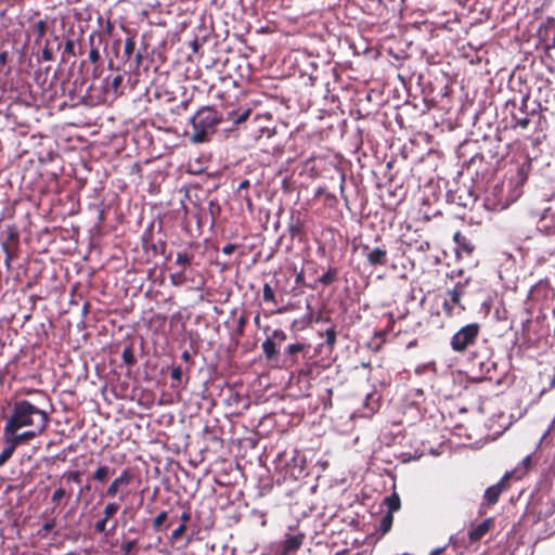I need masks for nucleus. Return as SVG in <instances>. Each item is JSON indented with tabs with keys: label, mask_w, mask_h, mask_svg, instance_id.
Wrapping results in <instances>:
<instances>
[{
	"label": "nucleus",
	"mask_w": 555,
	"mask_h": 555,
	"mask_svg": "<svg viewBox=\"0 0 555 555\" xmlns=\"http://www.w3.org/2000/svg\"><path fill=\"white\" fill-rule=\"evenodd\" d=\"M380 399L382 397L376 390L367 393L363 402V414L371 416L376 413L380 408Z\"/></svg>",
	"instance_id": "13"
},
{
	"label": "nucleus",
	"mask_w": 555,
	"mask_h": 555,
	"mask_svg": "<svg viewBox=\"0 0 555 555\" xmlns=\"http://www.w3.org/2000/svg\"><path fill=\"white\" fill-rule=\"evenodd\" d=\"M183 272L184 271L182 270L179 273H175V274L170 275V281H171L172 285L180 286V285H182L185 282V278H184V273Z\"/></svg>",
	"instance_id": "46"
},
{
	"label": "nucleus",
	"mask_w": 555,
	"mask_h": 555,
	"mask_svg": "<svg viewBox=\"0 0 555 555\" xmlns=\"http://www.w3.org/2000/svg\"><path fill=\"white\" fill-rule=\"evenodd\" d=\"M22 428H13L11 431L7 430V424L3 427V440H8L11 444L17 448L21 444H25L30 440L35 439L41 433H37L35 430L26 429L23 433H18Z\"/></svg>",
	"instance_id": "6"
},
{
	"label": "nucleus",
	"mask_w": 555,
	"mask_h": 555,
	"mask_svg": "<svg viewBox=\"0 0 555 555\" xmlns=\"http://www.w3.org/2000/svg\"><path fill=\"white\" fill-rule=\"evenodd\" d=\"M441 552H442V548H436V550L431 551L429 555H439Z\"/></svg>",
	"instance_id": "64"
},
{
	"label": "nucleus",
	"mask_w": 555,
	"mask_h": 555,
	"mask_svg": "<svg viewBox=\"0 0 555 555\" xmlns=\"http://www.w3.org/2000/svg\"><path fill=\"white\" fill-rule=\"evenodd\" d=\"M324 337H325V346L327 347L330 352H332L337 343V332H336L335 327L334 326L328 327L324 333Z\"/></svg>",
	"instance_id": "27"
},
{
	"label": "nucleus",
	"mask_w": 555,
	"mask_h": 555,
	"mask_svg": "<svg viewBox=\"0 0 555 555\" xmlns=\"http://www.w3.org/2000/svg\"><path fill=\"white\" fill-rule=\"evenodd\" d=\"M3 449L0 453V467L3 466L13 455L16 448L11 444L8 440H3Z\"/></svg>",
	"instance_id": "28"
},
{
	"label": "nucleus",
	"mask_w": 555,
	"mask_h": 555,
	"mask_svg": "<svg viewBox=\"0 0 555 555\" xmlns=\"http://www.w3.org/2000/svg\"><path fill=\"white\" fill-rule=\"evenodd\" d=\"M250 186V182L248 179H244L240 185H238V189H237V192L241 193L243 190H247L248 188Z\"/></svg>",
	"instance_id": "58"
},
{
	"label": "nucleus",
	"mask_w": 555,
	"mask_h": 555,
	"mask_svg": "<svg viewBox=\"0 0 555 555\" xmlns=\"http://www.w3.org/2000/svg\"><path fill=\"white\" fill-rule=\"evenodd\" d=\"M253 516H256L260 520V525L264 527L267 525V515L264 512L253 511Z\"/></svg>",
	"instance_id": "56"
},
{
	"label": "nucleus",
	"mask_w": 555,
	"mask_h": 555,
	"mask_svg": "<svg viewBox=\"0 0 555 555\" xmlns=\"http://www.w3.org/2000/svg\"><path fill=\"white\" fill-rule=\"evenodd\" d=\"M250 108L231 109L227 112V116L223 117V121L225 120L231 121L233 125H241L247 121L248 117L250 116Z\"/></svg>",
	"instance_id": "16"
},
{
	"label": "nucleus",
	"mask_w": 555,
	"mask_h": 555,
	"mask_svg": "<svg viewBox=\"0 0 555 555\" xmlns=\"http://www.w3.org/2000/svg\"><path fill=\"white\" fill-rule=\"evenodd\" d=\"M181 359L186 362V363H190L191 365L193 364V361H192V357H191V353L188 351V350H184L181 354Z\"/></svg>",
	"instance_id": "59"
},
{
	"label": "nucleus",
	"mask_w": 555,
	"mask_h": 555,
	"mask_svg": "<svg viewBox=\"0 0 555 555\" xmlns=\"http://www.w3.org/2000/svg\"><path fill=\"white\" fill-rule=\"evenodd\" d=\"M41 57L44 62H51L54 59L53 51L49 48V41L47 40L44 48L42 49Z\"/></svg>",
	"instance_id": "48"
},
{
	"label": "nucleus",
	"mask_w": 555,
	"mask_h": 555,
	"mask_svg": "<svg viewBox=\"0 0 555 555\" xmlns=\"http://www.w3.org/2000/svg\"><path fill=\"white\" fill-rule=\"evenodd\" d=\"M18 242V232L14 228L7 230V241L2 243L3 249L9 251V243L16 244Z\"/></svg>",
	"instance_id": "33"
},
{
	"label": "nucleus",
	"mask_w": 555,
	"mask_h": 555,
	"mask_svg": "<svg viewBox=\"0 0 555 555\" xmlns=\"http://www.w3.org/2000/svg\"><path fill=\"white\" fill-rule=\"evenodd\" d=\"M395 323H396V320L393 318V314L388 313V323H387L386 327L382 331L386 332V334H389L390 332H392Z\"/></svg>",
	"instance_id": "52"
},
{
	"label": "nucleus",
	"mask_w": 555,
	"mask_h": 555,
	"mask_svg": "<svg viewBox=\"0 0 555 555\" xmlns=\"http://www.w3.org/2000/svg\"><path fill=\"white\" fill-rule=\"evenodd\" d=\"M537 229L545 235H555V211L546 208L537 222Z\"/></svg>",
	"instance_id": "11"
},
{
	"label": "nucleus",
	"mask_w": 555,
	"mask_h": 555,
	"mask_svg": "<svg viewBox=\"0 0 555 555\" xmlns=\"http://www.w3.org/2000/svg\"><path fill=\"white\" fill-rule=\"evenodd\" d=\"M114 474V469H112L107 465H100L91 475V479L96 482H105L112 475Z\"/></svg>",
	"instance_id": "23"
},
{
	"label": "nucleus",
	"mask_w": 555,
	"mask_h": 555,
	"mask_svg": "<svg viewBox=\"0 0 555 555\" xmlns=\"http://www.w3.org/2000/svg\"><path fill=\"white\" fill-rule=\"evenodd\" d=\"M542 505H543V501L542 499H538L535 501H532L529 506H528V513L529 514H532L534 519L537 521L541 520L542 518H545L547 516H551L553 514V506H548V504H546V509L543 511L542 508Z\"/></svg>",
	"instance_id": "14"
},
{
	"label": "nucleus",
	"mask_w": 555,
	"mask_h": 555,
	"mask_svg": "<svg viewBox=\"0 0 555 555\" xmlns=\"http://www.w3.org/2000/svg\"><path fill=\"white\" fill-rule=\"evenodd\" d=\"M453 240L456 244L455 250L457 255L465 253L467 256H469L474 251L475 246L472 244L470 240L463 235L460 231L454 233Z\"/></svg>",
	"instance_id": "15"
},
{
	"label": "nucleus",
	"mask_w": 555,
	"mask_h": 555,
	"mask_svg": "<svg viewBox=\"0 0 555 555\" xmlns=\"http://www.w3.org/2000/svg\"><path fill=\"white\" fill-rule=\"evenodd\" d=\"M107 522H108V520L104 517L102 519L98 520L94 524V531L96 533H105L107 531Z\"/></svg>",
	"instance_id": "47"
},
{
	"label": "nucleus",
	"mask_w": 555,
	"mask_h": 555,
	"mask_svg": "<svg viewBox=\"0 0 555 555\" xmlns=\"http://www.w3.org/2000/svg\"><path fill=\"white\" fill-rule=\"evenodd\" d=\"M33 29L36 34V42H39L48 31V24L44 20H40L34 24Z\"/></svg>",
	"instance_id": "31"
},
{
	"label": "nucleus",
	"mask_w": 555,
	"mask_h": 555,
	"mask_svg": "<svg viewBox=\"0 0 555 555\" xmlns=\"http://www.w3.org/2000/svg\"><path fill=\"white\" fill-rule=\"evenodd\" d=\"M306 222L301 218L300 212L293 214L288 224V232L293 238L300 236L304 233Z\"/></svg>",
	"instance_id": "19"
},
{
	"label": "nucleus",
	"mask_w": 555,
	"mask_h": 555,
	"mask_svg": "<svg viewBox=\"0 0 555 555\" xmlns=\"http://www.w3.org/2000/svg\"><path fill=\"white\" fill-rule=\"evenodd\" d=\"M137 540H129L120 545V551L124 555H138V552L135 550L137 546Z\"/></svg>",
	"instance_id": "34"
},
{
	"label": "nucleus",
	"mask_w": 555,
	"mask_h": 555,
	"mask_svg": "<svg viewBox=\"0 0 555 555\" xmlns=\"http://www.w3.org/2000/svg\"><path fill=\"white\" fill-rule=\"evenodd\" d=\"M492 518H487L468 532V538L472 542L479 541L492 527Z\"/></svg>",
	"instance_id": "17"
},
{
	"label": "nucleus",
	"mask_w": 555,
	"mask_h": 555,
	"mask_svg": "<svg viewBox=\"0 0 555 555\" xmlns=\"http://www.w3.org/2000/svg\"><path fill=\"white\" fill-rule=\"evenodd\" d=\"M65 55H76L75 41L73 39H66V41L64 42L63 56Z\"/></svg>",
	"instance_id": "44"
},
{
	"label": "nucleus",
	"mask_w": 555,
	"mask_h": 555,
	"mask_svg": "<svg viewBox=\"0 0 555 555\" xmlns=\"http://www.w3.org/2000/svg\"><path fill=\"white\" fill-rule=\"evenodd\" d=\"M181 520H182V524L185 525V522L190 521L191 519V513L189 511H185L181 514Z\"/></svg>",
	"instance_id": "62"
},
{
	"label": "nucleus",
	"mask_w": 555,
	"mask_h": 555,
	"mask_svg": "<svg viewBox=\"0 0 555 555\" xmlns=\"http://www.w3.org/2000/svg\"><path fill=\"white\" fill-rule=\"evenodd\" d=\"M469 283V279L464 282H457L453 288L447 291L448 299H444L442 309L447 317H453L455 313H461L465 310V306L462 304V297L465 294V289Z\"/></svg>",
	"instance_id": "5"
},
{
	"label": "nucleus",
	"mask_w": 555,
	"mask_h": 555,
	"mask_svg": "<svg viewBox=\"0 0 555 555\" xmlns=\"http://www.w3.org/2000/svg\"><path fill=\"white\" fill-rule=\"evenodd\" d=\"M270 338H272L273 341L281 344L286 340L287 335L282 328H276L272 332V335Z\"/></svg>",
	"instance_id": "45"
},
{
	"label": "nucleus",
	"mask_w": 555,
	"mask_h": 555,
	"mask_svg": "<svg viewBox=\"0 0 555 555\" xmlns=\"http://www.w3.org/2000/svg\"><path fill=\"white\" fill-rule=\"evenodd\" d=\"M262 351L268 361L275 360L278 357L276 343L272 338H267L262 345Z\"/></svg>",
	"instance_id": "24"
},
{
	"label": "nucleus",
	"mask_w": 555,
	"mask_h": 555,
	"mask_svg": "<svg viewBox=\"0 0 555 555\" xmlns=\"http://www.w3.org/2000/svg\"><path fill=\"white\" fill-rule=\"evenodd\" d=\"M545 33L552 34L551 43L547 44L548 48H555V20H548L547 25L545 26Z\"/></svg>",
	"instance_id": "42"
},
{
	"label": "nucleus",
	"mask_w": 555,
	"mask_h": 555,
	"mask_svg": "<svg viewBox=\"0 0 555 555\" xmlns=\"http://www.w3.org/2000/svg\"><path fill=\"white\" fill-rule=\"evenodd\" d=\"M263 122L270 124L271 117L257 115L250 122V135L255 140H260L264 137L269 139L274 134V130L268 125H264Z\"/></svg>",
	"instance_id": "9"
},
{
	"label": "nucleus",
	"mask_w": 555,
	"mask_h": 555,
	"mask_svg": "<svg viewBox=\"0 0 555 555\" xmlns=\"http://www.w3.org/2000/svg\"><path fill=\"white\" fill-rule=\"evenodd\" d=\"M295 282L296 284L298 285H305V275H304V272L300 271L296 274V279H295Z\"/></svg>",
	"instance_id": "61"
},
{
	"label": "nucleus",
	"mask_w": 555,
	"mask_h": 555,
	"mask_svg": "<svg viewBox=\"0 0 555 555\" xmlns=\"http://www.w3.org/2000/svg\"><path fill=\"white\" fill-rule=\"evenodd\" d=\"M186 526L184 524H181L178 528H176L171 533V539L177 541L179 540L185 532Z\"/></svg>",
	"instance_id": "51"
},
{
	"label": "nucleus",
	"mask_w": 555,
	"mask_h": 555,
	"mask_svg": "<svg viewBox=\"0 0 555 555\" xmlns=\"http://www.w3.org/2000/svg\"><path fill=\"white\" fill-rule=\"evenodd\" d=\"M89 46H90V52H89V61L91 63H98L101 60L99 47L95 44V40H98V43L100 44L102 42V34L98 31H93L89 36Z\"/></svg>",
	"instance_id": "20"
},
{
	"label": "nucleus",
	"mask_w": 555,
	"mask_h": 555,
	"mask_svg": "<svg viewBox=\"0 0 555 555\" xmlns=\"http://www.w3.org/2000/svg\"><path fill=\"white\" fill-rule=\"evenodd\" d=\"M262 292H263V300L264 301H270V302L276 304L274 291L268 283H266L263 285Z\"/></svg>",
	"instance_id": "41"
},
{
	"label": "nucleus",
	"mask_w": 555,
	"mask_h": 555,
	"mask_svg": "<svg viewBox=\"0 0 555 555\" xmlns=\"http://www.w3.org/2000/svg\"><path fill=\"white\" fill-rule=\"evenodd\" d=\"M338 279V269L335 267H330L327 271L322 274L314 284L309 285L311 289H317L318 284H321L323 286H328L336 282Z\"/></svg>",
	"instance_id": "18"
},
{
	"label": "nucleus",
	"mask_w": 555,
	"mask_h": 555,
	"mask_svg": "<svg viewBox=\"0 0 555 555\" xmlns=\"http://www.w3.org/2000/svg\"><path fill=\"white\" fill-rule=\"evenodd\" d=\"M485 207L489 210H502L505 208V204L501 201L491 202L490 197L487 195L485 198Z\"/></svg>",
	"instance_id": "38"
},
{
	"label": "nucleus",
	"mask_w": 555,
	"mask_h": 555,
	"mask_svg": "<svg viewBox=\"0 0 555 555\" xmlns=\"http://www.w3.org/2000/svg\"><path fill=\"white\" fill-rule=\"evenodd\" d=\"M134 50H135L134 37H132V36L127 37L126 41H125L124 53H122V59L125 60V62H128L131 60V57L134 53Z\"/></svg>",
	"instance_id": "30"
},
{
	"label": "nucleus",
	"mask_w": 555,
	"mask_h": 555,
	"mask_svg": "<svg viewBox=\"0 0 555 555\" xmlns=\"http://www.w3.org/2000/svg\"><path fill=\"white\" fill-rule=\"evenodd\" d=\"M392 524L393 515H391L390 513L384 514L380 517L377 527L375 528V533L378 534L379 537H384L391 530Z\"/></svg>",
	"instance_id": "21"
},
{
	"label": "nucleus",
	"mask_w": 555,
	"mask_h": 555,
	"mask_svg": "<svg viewBox=\"0 0 555 555\" xmlns=\"http://www.w3.org/2000/svg\"><path fill=\"white\" fill-rule=\"evenodd\" d=\"M122 362L127 366H133L137 363V359L133 352L132 346H127L121 353Z\"/></svg>",
	"instance_id": "32"
},
{
	"label": "nucleus",
	"mask_w": 555,
	"mask_h": 555,
	"mask_svg": "<svg viewBox=\"0 0 555 555\" xmlns=\"http://www.w3.org/2000/svg\"><path fill=\"white\" fill-rule=\"evenodd\" d=\"M530 167V162H526L518 168V176L520 177L521 182H524L527 179Z\"/></svg>",
	"instance_id": "49"
},
{
	"label": "nucleus",
	"mask_w": 555,
	"mask_h": 555,
	"mask_svg": "<svg viewBox=\"0 0 555 555\" xmlns=\"http://www.w3.org/2000/svg\"><path fill=\"white\" fill-rule=\"evenodd\" d=\"M5 423L8 431L13 428H28L42 434L48 427L49 415L43 409L23 399L14 402Z\"/></svg>",
	"instance_id": "1"
},
{
	"label": "nucleus",
	"mask_w": 555,
	"mask_h": 555,
	"mask_svg": "<svg viewBox=\"0 0 555 555\" xmlns=\"http://www.w3.org/2000/svg\"><path fill=\"white\" fill-rule=\"evenodd\" d=\"M247 317L245 314H242L240 315V318L237 319V325H236V328H235V336L237 338L242 337L244 335V332H245V326L247 324Z\"/></svg>",
	"instance_id": "37"
},
{
	"label": "nucleus",
	"mask_w": 555,
	"mask_h": 555,
	"mask_svg": "<svg viewBox=\"0 0 555 555\" xmlns=\"http://www.w3.org/2000/svg\"><path fill=\"white\" fill-rule=\"evenodd\" d=\"M56 522H55V519H50L48 521H46L41 528V530L39 531V534L44 537L47 532L51 531L54 527H55Z\"/></svg>",
	"instance_id": "50"
},
{
	"label": "nucleus",
	"mask_w": 555,
	"mask_h": 555,
	"mask_svg": "<svg viewBox=\"0 0 555 555\" xmlns=\"http://www.w3.org/2000/svg\"><path fill=\"white\" fill-rule=\"evenodd\" d=\"M480 325L470 323L461 327L451 338V348L455 352H464L468 347L473 346L479 335Z\"/></svg>",
	"instance_id": "4"
},
{
	"label": "nucleus",
	"mask_w": 555,
	"mask_h": 555,
	"mask_svg": "<svg viewBox=\"0 0 555 555\" xmlns=\"http://www.w3.org/2000/svg\"><path fill=\"white\" fill-rule=\"evenodd\" d=\"M325 201L330 206H333L337 203V197L333 194H326Z\"/></svg>",
	"instance_id": "60"
},
{
	"label": "nucleus",
	"mask_w": 555,
	"mask_h": 555,
	"mask_svg": "<svg viewBox=\"0 0 555 555\" xmlns=\"http://www.w3.org/2000/svg\"><path fill=\"white\" fill-rule=\"evenodd\" d=\"M553 389H555V367L553 369V376L551 377V379L548 382V386L541 390V395H544Z\"/></svg>",
	"instance_id": "54"
},
{
	"label": "nucleus",
	"mask_w": 555,
	"mask_h": 555,
	"mask_svg": "<svg viewBox=\"0 0 555 555\" xmlns=\"http://www.w3.org/2000/svg\"><path fill=\"white\" fill-rule=\"evenodd\" d=\"M142 62V54L141 53H137L135 54V64L137 66H139Z\"/></svg>",
	"instance_id": "63"
},
{
	"label": "nucleus",
	"mask_w": 555,
	"mask_h": 555,
	"mask_svg": "<svg viewBox=\"0 0 555 555\" xmlns=\"http://www.w3.org/2000/svg\"><path fill=\"white\" fill-rule=\"evenodd\" d=\"M223 121V117L211 106L201 107L191 118L193 143H204L217 130V126Z\"/></svg>",
	"instance_id": "2"
},
{
	"label": "nucleus",
	"mask_w": 555,
	"mask_h": 555,
	"mask_svg": "<svg viewBox=\"0 0 555 555\" xmlns=\"http://www.w3.org/2000/svg\"><path fill=\"white\" fill-rule=\"evenodd\" d=\"M511 477L509 473H506L500 480L493 486H490L486 489L483 494V505L490 507L499 501L502 492H504L508 487V479Z\"/></svg>",
	"instance_id": "8"
},
{
	"label": "nucleus",
	"mask_w": 555,
	"mask_h": 555,
	"mask_svg": "<svg viewBox=\"0 0 555 555\" xmlns=\"http://www.w3.org/2000/svg\"><path fill=\"white\" fill-rule=\"evenodd\" d=\"M363 255L367 263L372 267H383L388 262V251L385 246L370 248L369 245L362 246Z\"/></svg>",
	"instance_id": "10"
},
{
	"label": "nucleus",
	"mask_w": 555,
	"mask_h": 555,
	"mask_svg": "<svg viewBox=\"0 0 555 555\" xmlns=\"http://www.w3.org/2000/svg\"><path fill=\"white\" fill-rule=\"evenodd\" d=\"M133 473L129 468H125L121 470L119 476H117L109 486L106 488L105 496L115 498L118 493H122L124 488L128 487L133 480Z\"/></svg>",
	"instance_id": "7"
},
{
	"label": "nucleus",
	"mask_w": 555,
	"mask_h": 555,
	"mask_svg": "<svg viewBox=\"0 0 555 555\" xmlns=\"http://www.w3.org/2000/svg\"><path fill=\"white\" fill-rule=\"evenodd\" d=\"M8 62H9V52L8 51L0 52V73L3 72V68L8 64Z\"/></svg>",
	"instance_id": "53"
},
{
	"label": "nucleus",
	"mask_w": 555,
	"mask_h": 555,
	"mask_svg": "<svg viewBox=\"0 0 555 555\" xmlns=\"http://www.w3.org/2000/svg\"><path fill=\"white\" fill-rule=\"evenodd\" d=\"M308 348H309V346H306L305 344H300V343L291 344L286 348L285 354L291 358V361L293 363H296L297 362L296 356L298 353L305 352Z\"/></svg>",
	"instance_id": "25"
},
{
	"label": "nucleus",
	"mask_w": 555,
	"mask_h": 555,
	"mask_svg": "<svg viewBox=\"0 0 555 555\" xmlns=\"http://www.w3.org/2000/svg\"><path fill=\"white\" fill-rule=\"evenodd\" d=\"M167 518L168 513L166 511L160 512L153 520V529L158 531Z\"/></svg>",
	"instance_id": "39"
},
{
	"label": "nucleus",
	"mask_w": 555,
	"mask_h": 555,
	"mask_svg": "<svg viewBox=\"0 0 555 555\" xmlns=\"http://www.w3.org/2000/svg\"><path fill=\"white\" fill-rule=\"evenodd\" d=\"M530 100V93L526 92L520 95L519 99L514 96L506 102V108L511 116V128L525 130L529 127L530 122L534 117L539 119L542 117L541 114L531 109L528 111V102Z\"/></svg>",
	"instance_id": "3"
},
{
	"label": "nucleus",
	"mask_w": 555,
	"mask_h": 555,
	"mask_svg": "<svg viewBox=\"0 0 555 555\" xmlns=\"http://www.w3.org/2000/svg\"><path fill=\"white\" fill-rule=\"evenodd\" d=\"M304 541V533L286 534L284 541L281 544V555H288L293 552H296L301 547Z\"/></svg>",
	"instance_id": "12"
},
{
	"label": "nucleus",
	"mask_w": 555,
	"mask_h": 555,
	"mask_svg": "<svg viewBox=\"0 0 555 555\" xmlns=\"http://www.w3.org/2000/svg\"><path fill=\"white\" fill-rule=\"evenodd\" d=\"M121 82H122V76H121V75H117V76H115V77L112 79V81H111L109 86H111V88H112L113 90H115V91H116V90L120 87Z\"/></svg>",
	"instance_id": "55"
},
{
	"label": "nucleus",
	"mask_w": 555,
	"mask_h": 555,
	"mask_svg": "<svg viewBox=\"0 0 555 555\" xmlns=\"http://www.w3.org/2000/svg\"><path fill=\"white\" fill-rule=\"evenodd\" d=\"M183 370L181 366H173L170 371V377L177 385L182 383Z\"/></svg>",
	"instance_id": "43"
},
{
	"label": "nucleus",
	"mask_w": 555,
	"mask_h": 555,
	"mask_svg": "<svg viewBox=\"0 0 555 555\" xmlns=\"http://www.w3.org/2000/svg\"><path fill=\"white\" fill-rule=\"evenodd\" d=\"M384 504L387 506V513L393 515L395 512L400 509L401 501L397 493H392L384 499Z\"/></svg>",
	"instance_id": "26"
},
{
	"label": "nucleus",
	"mask_w": 555,
	"mask_h": 555,
	"mask_svg": "<svg viewBox=\"0 0 555 555\" xmlns=\"http://www.w3.org/2000/svg\"><path fill=\"white\" fill-rule=\"evenodd\" d=\"M118 511H119V504L118 503H116V502L107 503L106 506L104 507V511H103L104 518L109 520L111 518H113L117 514Z\"/></svg>",
	"instance_id": "36"
},
{
	"label": "nucleus",
	"mask_w": 555,
	"mask_h": 555,
	"mask_svg": "<svg viewBox=\"0 0 555 555\" xmlns=\"http://www.w3.org/2000/svg\"><path fill=\"white\" fill-rule=\"evenodd\" d=\"M63 478L66 479L67 481L79 483L81 481V472L68 470L63 474Z\"/></svg>",
	"instance_id": "40"
},
{
	"label": "nucleus",
	"mask_w": 555,
	"mask_h": 555,
	"mask_svg": "<svg viewBox=\"0 0 555 555\" xmlns=\"http://www.w3.org/2000/svg\"><path fill=\"white\" fill-rule=\"evenodd\" d=\"M387 335L388 334H386V332H383L382 330L376 331L369 343V348L373 352H379L386 343Z\"/></svg>",
	"instance_id": "22"
},
{
	"label": "nucleus",
	"mask_w": 555,
	"mask_h": 555,
	"mask_svg": "<svg viewBox=\"0 0 555 555\" xmlns=\"http://www.w3.org/2000/svg\"><path fill=\"white\" fill-rule=\"evenodd\" d=\"M194 259V254L192 251H180L177 255L176 263L180 267H182V270L184 271L188 266L191 264L192 260Z\"/></svg>",
	"instance_id": "29"
},
{
	"label": "nucleus",
	"mask_w": 555,
	"mask_h": 555,
	"mask_svg": "<svg viewBox=\"0 0 555 555\" xmlns=\"http://www.w3.org/2000/svg\"><path fill=\"white\" fill-rule=\"evenodd\" d=\"M236 245L235 244H227L222 247V253L227 256H230L234 253V250L236 249Z\"/></svg>",
	"instance_id": "57"
},
{
	"label": "nucleus",
	"mask_w": 555,
	"mask_h": 555,
	"mask_svg": "<svg viewBox=\"0 0 555 555\" xmlns=\"http://www.w3.org/2000/svg\"><path fill=\"white\" fill-rule=\"evenodd\" d=\"M72 495L70 492H66V490L62 487L57 488L52 496H51V502L54 504V505H59L61 503V501L64 499V498H67L69 499Z\"/></svg>",
	"instance_id": "35"
}]
</instances>
